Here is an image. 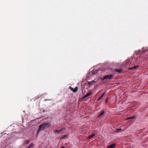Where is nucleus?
<instances>
[{
    "mask_svg": "<svg viewBox=\"0 0 148 148\" xmlns=\"http://www.w3.org/2000/svg\"><path fill=\"white\" fill-rule=\"evenodd\" d=\"M51 126L50 123H45L40 125L38 130L37 133L38 134L41 131Z\"/></svg>",
    "mask_w": 148,
    "mask_h": 148,
    "instance_id": "obj_1",
    "label": "nucleus"
},
{
    "mask_svg": "<svg viewBox=\"0 0 148 148\" xmlns=\"http://www.w3.org/2000/svg\"><path fill=\"white\" fill-rule=\"evenodd\" d=\"M114 75L112 74L107 75L104 76L103 78H101V80L103 81L105 79H112Z\"/></svg>",
    "mask_w": 148,
    "mask_h": 148,
    "instance_id": "obj_2",
    "label": "nucleus"
},
{
    "mask_svg": "<svg viewBox=\"0 0 148 148\" xmlns=\"http://www.w3.org/2000/svg\"><path fill=\"white\" fill-rule=\"evenodd\" d=\"M69 88L73 92H77L78 90V87L77 86H76L75 87V88H73L71 86H70L69 87Z\"/></svg>",
    "mask_w": 148,
    "mask_h": 148,
    "instance_id": "obj_3",
    "label": "nucleus"
},
{
    "mask_svg": "<svg viewBox=\"0 0 148 148\" xmlns=\"http://www.w3.org/2000/svg\"><path fill=\"white\" fill-rule=\"evenodd\" d=\"M92 94V92H90L88 93H87L86 95L84 97H83L82 98V99H84L86 98L87 97L89 96H90L91 94Z\"/></svg>",
    "mask_w": 148,
    "mask_h": 148,
    "instance_id": "obj_4",
    "label": "nucleus"
},
{
    "mask_svg": "<svg viewBox=\"0 0 148 148\" xmlns=\"http://www.w3.org/2000/svg\"><path fill=\"white\" fill-rule=\"evenodd\" d=\"M123 70V69H114V71H115L118 72L119 73H120L121 72H122Z\"/></svg>",
    "mask_w": 148,
    "mask_h": 148,
    "instance_id": "obj_5",
    "label": "nucleus"
},
{
    "mask_svg": "<svg viewBox=\"0 0 148 148\" xmlns=\"http://www.w3.org/2000/svg\"><path fill=\"white\" fill-rule=\"evenodd\" d=\"M116 146V144L114 143H113L109 146L107 148H114Z\"/></svg>",
    "mask_w": 148,
    "mask_h": 148,
    "instance_id": "obj_6",
    "label": "nucleus"
},
{
    "mask_svg": "<svg viewBox=\"0 0 148 148\" xmlns=\"http://www.w3.org/2000/svg\"><path fill=\"white\" fill-rule=\"evenodd\" d=\"M106 92H104L97 99V101H99V100L101 98H102L103 97L104 95L106 93Z\"/></svg>",
    "mask_w": 148,
    "mask_h": 148,
    "instance_id": "obj_7",
    "label": "nucleus"
},
{
    "mask_svg": "<svg viewBox=\"0 0 148 148\" xmlns=\"http://www.w3.org/2000/svg\"><path fill=\"white\" fill-rule=\"evenodd\" d=\"M105 113V112L103 110L101 112V113L99 115V116H98L99 117L101 118V116L103 115Z\"/></svg>",
    "mask_w": 148,
    "mask_h": 148,
    "instance_id": "obj_8",
    "label": "nucleus"
},
{
    "mask_svg": "<svg viewBox=\"0 0 148 148\" xmlns=\"http://www.w3.org/2000/svg\"><path fill=\"white\" fill-rule=\"evenodd\" d=\"M138 65L135 66H133L132 67L130 68L129 69L130 70H132L134 69H136V68H138Z\"/></svg>",
    "mask_w": 148,
    "mask_h": 148,
    "instance_id": "obj_9",
    "label": "nucleus"
},
{
    "mask_svg": "<svg viewBox=\"0 0 148 148\" xmlns=\"http://www.w3.org/2000/svg\"><path fill=\"white\" fill-rule=\"evenodd\" d=\"M95 81L94 80H93V81H91V82H88V84L90 85V86H91L94 83Z\"/></svg>",
    "mask_w": 148,
    "mask_h": 148,
    "instance_id": "obj_10",
    "label": "nucleus"
},
{
    "mask_svg": "<svg viewBox=\"0 0 148 148\" xmlns=\"http://www.w3.org/2000/svg\"><path fill=\"white\" fill-rule=\"evenodd\" d=\"M34 145V143H30L29 145L27 147V148H30L33 147Z\"/></svg>",
    "mask_w": 148,
    "mask_h": 148,
    "instance_id": "obj_11",
    "label": "nucleus"
},
{
    "mask_svg": "<svg viewBox=\"0 0 148 148\" xmlns=\"http://www.w3.org/2000/svg\"><path fill=\"white\" fill-rule=\"evenodd\" d=\"M54 132L55 133L59 134L61 132V131H60V130H56L54 131Z\"/></svg>",
    "mask_w": 148,
    "mask_h": 148,
    "instance_id": "obj_12",
    "label": "nucleus"
},
{
    "mask_svg": "<svg viewBox=\"0 0 148 148\" xmlns=\"http://www.w3.org/2000/svg\"><path fill=\"white\" fill-rule=\"evenodd\" d=\"M135 117V116H132L130 117H128L127 118V120H129L130 119H134Z\"/></svg>",
    "mask_w": 148,
    "mask_h": 148,
    "instance_id": "obj_13",
    "label": "nucleus"
},
{
    "mask_svg": "<svg viewBox=\"0 0 148 148\" xmlns=\"http://www.w3.org/2000/svg\"><path fill=\"white\" fill-rule=\"evenodd\" d=\"M122 129H121V128H118V129H117L116 131H115V132H119L120 131H122Z\"/></svg>",
    "mask_w": 148,
    "mask_h": 148,
    "instance_id": "obj_14",
    "label": "nucleus"
},
{
    "mask_svg": "<svg viewBox=\"0 0 148 148\" xmlns=\"http://www.w3.org/2000/svg\"><path fill=\"white\" fill-rule=\"evenodd\" d=\"M95 134H91V135H90L88 136V139H90L91 138L93 137V136H95Z\"/></svg>",
    "mask_w": 148,
    "mask_h": 148,
    "instance_id": "obj_15",
    "label": "nucleus"
},
{
    "mask_svg": "<svg viewBox=\"0 0 148 148\" xmlns=\"http://www.w3.org/2000/svg\"><path fill=\"white\" fill-rule=\"evenodd\" d=\"M30 140H28L26 141V142L25 143V144H28L30 142Z\"/></svg>",
    "mask_w": 148,
    "mask_h": 148,
    "instance_id": "obj_16",
    "label": "nucleus"
},
{
    "mask_svg": "<svg viewBox=\"0 0 148 148\" xmlns=\"http://www.w3.org/2000/svg\"><path fill=\"white\" fill-rule=\"evenodd\" d=\"M63 130H66V128L64 127L62 128L60 130V131L62 132Z\"/></svg>",
    "mask_w": 148,
    "mask_h": 148,
    "instance_id": "obj_17",
    "label": "nucleus"
},
{
    "mask_svg": "<svg viewBox=\"0 0 148 148\" xmlns=\"http://www.w3.org/2000/svg\"><path fill=\"white\" fill-rule=\"evenodd\" d=\"M108 98L107 97L106 98V100H105V103H108Z\"/></svg>",
    "mask_w": 148,
    "mask_h": 148,
    "instance_id": "obj_18",
    "label": "nucleus"
},
{
    "mask_svg": "<svg viewBox=\"0 0 148 148\" xmlns=\"http://www.w3.org/2000/svg\"><path fill=\"white\" fill-rule=\"evenodd\" d=\"M97 73V72L96 73H95V72L94 71H93L92 72V74L93 75H94L95 74H96Z\"/></svg>",
    "mask_w": 148,
    "mask_h": 148,
    "instance_id": "obj_19",
    "label": "nucleus"
},
{
    "mask_svg": "<svg viewBox=\"0 0 148 148\" xmlns=\"http://www.w3.org/2000/svg\"><path fill=\"white\" fill-rule=\"evenodd\" d=\"M67 135H65L64 136H63V137H64V138H65L66 137H67Z\"/></svg>",
    "mask_w": 148,
    "mask_h": 148,
    "instance_id": "obj_20",
    "label": "nucleus"
},
{
    "mask_svg": "<svg viewBox=\"0 0 148 148\" xmlns=\"http://www.w3.org/2000/svg\"><path fill=\"white\" fill-rule=\"evenodd\" d=\"M85 92H84H84H83V90L82 89V94H84L85 93Z\"/></svg>",
    "mask_w": 148,
    "mask_h": 148,
    "instance_id": "obj_21",
    "label": "nucleus"
},
{
    "mask_svg": "<svg viewBox=\"0 0 148 148\" xmlns=\"http://www.w3.org/2000/svg\"><path fill=\"white\" fill-rule=\"evenodd\" d=\"M85 92H84H84H83V90L82 89V94H84L85 93Z\"/></svg>",
    "mask_w": 148,
    "mask_h": 148,
    "instance_id": "obj_22",
    "label": "nucleus"
},
{
    "mask_svg": "<svg viewBox=\"0 0 148 148\" xmlns=\"http://www.w3.org/2000/svg\"><path fill=\"white\" fill-rule=\"evenodd\" d=\"M60 138H61V139H64V137H63L62 136V137H61Z\"/></svg>",
    "mask_w": 148,
    "mask_h": 148,
    "instance_id": "obj_23",
    "label": "nucleus"
},
{
    "mask_svg": "<svg viewBox=\"0 0 148 148\" xmlns=\"http://www.w3.org/2000/svg\"><path fill=\"white\" fill-rule=\"evenodd\" d=\"M61 148H65V147L64 146H63Z\"/></svg>",
    "mask_w": 148,
    "mask_h": 148,
    "instance_id": "obj_24",
    "label": "nucleus"
}]
</instances>
